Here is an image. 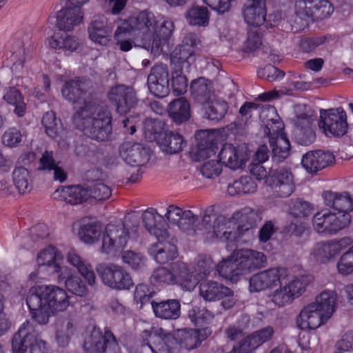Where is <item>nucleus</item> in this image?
<instances>
[{
  "label": "nucleus",
  "instance_id": "1",
  "mask_svg": "<svg viewBox=\"0 0 353 353\" xmlns=\"http://www.w3.org/2000/svg\"><path fill=\"white\" fill-rule=\"evenodd\" d=\"M174 28L172 21L168 17L142 11L136 16L117 21L114 39L121 51L130 50L134 40H137L156 57L168 46Z\"/></svg>",
  "mask_w": 353,
  "mask_h": 353
},
{
  "label": "nucleus",
  "instance_id": "2",
  "mask_svg": "<svg viewBox=\"0 0 353 353\" xmlns=\"http://www.w3.org/2000/svg\"><path fill=\"white\" fill-rule=\"evenodd\" d=\"M63 97L72 103L83 104L74 114V122L92 139L103 141L112 132V116L105 104L86 101L83 90H62Z\"/></svg>",
  "mask_w": 353,
  "mask_h": 353
},
{
  "label": "nucleus",
  "instance_id": "3",
  "mask_svg": "<svg viewBox=\"0 0 353 353\" xmlns=\"http://www.w3.org/2000/svg\"><path fill=\"white\" fill-rule=\"evenodd\" d=\"M212 334L209 327L181 330L174 333L167 332L162 328L152 327L145 330L142 337L144 353H180L181 348L192 350Z\"/></svg>",
  "mask_w": 353,
  "mask_h": 353
},
{
  "label": "nucleus",
  "instance_id": "4",
  "mask_svg": "<svg viewBox=\"0 0 353 353\" xmlns=\"http://www.w3.org/2000/svg\"><path fill=\"white\" fill-rule=\"evenodd\" d=\"M78 236L85 244L92 245L101 241L99 252L110 256H116L130 241V234L124 223H109L105 228L94 219L81 220Z\"/></svg>",
  "mask_w": 353,
  "mask_h": 353
},
{
  "label": "nucleus",
  "instance_id": "5",
  "mask_svg": "<svg viewBox=\"0 0 353 353\" xmlns=\"http://www.w3.org/2000/svg\"><path fill=\"white\" fill-rule=\"evenodd\" d=\"M26 303L33 319L39 324L48 323L51 316L65 311L70 305V296L65 290L55 285L32 287Z\"/></svg>",
  "mask_w": 353,
  "mask_h": 353
},
{
  "label": "nucleus",
  "instance_id": "6",
  "mask_svg": "<svg viewBox=\"0 0 353 353\" xmlns=\"http://www.w3.org/2000/svg\"><path fill=\"white\" fill-rule=\"evenodd\" d=\"M266 262V256L262 252L236 249L216 265V271L225 279L236 283L243 275L263 268Z\"/></svg>",
  "mask_w": 353,
  "mask_h": 353
},
{
  "label": "nucleus",
  "instance_id": "7",
  "mask_svg": "<svg viewBox=\"0 0 353 353\" xmlns=\"http://www.w3.org/2000/svg\"><path fill=\"white\" fill-rule=\"evenodd\" d=\"M286 276L278 282L279 288L270 295L271 301L278 307H282L292 302L301 296L308 285V277L304 275L296 276L286 269Z\"/></svg>",
  "mask_w": 353,
  "mask_h": 353
},
{
  "label": "nucleus",
  "instance_id": "8",
  "mask_svg": "<svg viewBox=\"0 0 353 353\" xmlns=\"http://www.w3.org/2000/svg\"><path fill=\"white\" fill-rule=\"evenodd\" d=\"M13 353H50L43 341L28 321L23 323L12 341Z\"/></svg>",
  "mask_w": 353,
  "mask_h": 353
},
{
  "label": "nucleus",
  "instance_id": "9",
  "mask_svg": "<svg viewBox=\"0 0 353 353\" xmlns=\"http://www.w3.org/2000/svg\"><path fill=\"white\" fill-rule=\"evenodd\" d=\"M96 270L102 283L111 289L127 290L134 285L130 274L121 265L101 263L97 265Z\"/></svg>",
  "mask_w": 353,
  "mask_h": 353
},
{
  "label": "nucleus",
  "instance_id": "10",
  "mask_svg": "<svg viewBox=\"0 0 353 353\" xmlns=\"http://www.w3.org/2000/svg\"><path fill=\"white\" fill-rule=\"evenodd\" d=\"M296 128V136L298 142L304 145L313 143L316 136L312 128V123L317 117V114L310 106L298 105L294 108Z\"/></svg>",
  "mask_w": 353,
  "mask_h": 353
},
{
  "label": "nucleus",
  "instance_id": "11",
  "mask_svg": "<svg viewBox=\"0 0 353 353\" xmlns=\"http://www.w3.org/2000/svg\"><path fill=\"white\" fill-rule=\"evenodd\" d=\"M352 243V239L349 236L319 242L311 249L310 259L317 263H327Z\"/></svg>",
  "mask_w": 353,
  "mask_h": 353
},
{
  "label": "nucleus",
  "instance_id": "12",
  "mask_svg": "<svg viewBox=\"0 0 353 353\" xmlns=\"http://www.w3.org/2000/svg\"><path fill=\"white\" fill-rule=\"evenodd\" d=\"M312 223L313 229L323 236L334 235L349 225L345 216H339L331 210L316 212L313 216Z\"/></svg>",
  "mask_w": 353,
  "mask_h": 353
},
{
  "label": "nucleus",
  "instance_id": "13",
  "mask_svg": "<svg viewBox=\"0 0 353 353\" xmlns=\"http://www.w3.org/2000/svg\"><path fill=\"white\" fill-rule=\"evenodd\" d=\"M320 113L319 127L327 137H339L347 132V115L342 108L321 110Z\"/></svg>",
  "mask_w": 353,
  "mask_h": 353
},
{
  "label": "nucleus",
  "instance_id": "14",
  "mask_svg": "<svg viewBox=\"0 0 353 353\" xmlns=\"http://www.w3.org/2000/svg\"><path fill=\"white\" fill-rule=\"evenodd\" d=\"M84 350L87 353H119V344L110 330H105L103 335L99 330L94 329L84 342Z\"/></svg>",
  "mask_w": 353,
  "mask_h": 353
},
{
  "label": "nucleus",
  "instance_id": "15",
  "mask_svg": "<svg viewBox=\"0 0 353 353\" xmlns=\"http://www.w3.org/2000/svg\"><path fill=\"white\" fill-rule=\"evenodd\" d=\"M211 221L210 215L203 216V225L205 229L203 235L208 241L216 239L219 241H226L234 235L235 223L232 219L223 216H218L212 227L209 224Z\"/></svg>",
  "mask_w": 353,
  "mask_h": 353
},
{
  "label": "nucleus",
  "instance_id": "16",
  "mask_svg": "<svg viewBox=\"0 0 353 353\" xmlns=\"http://www.w3.org/2000/svg\"><path fill=\"white\" fill-rule=\"evenodd\" d=\"M284 268H272L253 274L249 279V291L259 292L278 286V282L286 276Z\"/></svg>",
  "mask_w": 353,
  "mask_h": 353
},
{
  "label": "nucleus",
  "instance_id": "17",
  "mask_svg": "<svg viewBox=\"0 0 353 353\" xmlns=\"http://www.w3.org/2000/svg\"><path fill=\"white\" fill-rule=\"evenodd\" d=\"M324 204L332 208L333 212L345 217L347 223H351L350 212L353 211V198L347 192L326 190L322 193Z\"/></svg>",
  "mask_w": 353,
  "mask_h": 353
},
{
  "label": "nucleus",
  "instance_id": "18",
  "mask_svg": "<svg viewBox=\"0 0 353 353\" xmlns=\"http://www.w3.org/2000/svg\"><path fill=\"white\" fill-rule=\"evenodd\" d=\"M266 183L281 197H288L294 190V176L290 169L281 167L271 170Z\"/></svg>",
  "mask_w": 353,
  "mask_h": 353
},
{
  "label": "nucleus",
  "instance_id": "19",
  "mask_svg": "<svg viewBox=\"0 0 353 353\" xmlns=\"http://www.w3.org/2000/svg\"><path fill=\"white\" fill-rule=\"evenodd\" d=\"M174 274V285L183 290L192 291L200 281L192 264L176 262L172 265Z\"/></svg>",
  "mask_w": 353,
  "mask_h": 353
},
{
  "label": "nucleus",
  "instance_id": "20",
  "mask_svg": "<svg viewBox=\"0 0 353 353\" xmlns=\"http://www.w3.org/2000/svg\"><path fill=\"white\" fill-rule=\"evenodd\" d=\"M334 155L328 151L311 150L303 155L301 165L308 173H315L333 163Z\"/></svg>",
  "mask_w": 353,
  "mask_h": 353
},
{
  "label": "nucleus",
  "instance_id": "21",
  "mask_svg": "<svg viewBox=\"0 0 353 353\" xmlns=\"http://www.w3.org/2000/svg\"><path fill=\"white\" fill-rule=\"evenodd\" d=\"M112 29V23L105 16L95 17L88 27L89 38L97 44L107 46L110 41Z\"/></svg>",
  "mask_w": 353,
  "mask_h": 353
},
{
  "label": "nucleus",
  "instance_id": "22",
  "mask_svg": "<svg viewBox=\"0 0 353 353\" xmlns=\"http://www.w3.org/2000/svg\"><path fill=\"white\" fill-rule=\"evenodd\" d=\"M120 156L131 166H142L149 159V155L143 145L138 143H124L120 148Z\"/></svg>",
  "mask_w": 353,
  "mask_h": 353
},
{
  "label": "nucleus",
  "instance_id": "23",
  "mask_svg": "<svg viewBox=\"0 0 353 353\" xmlns=\"http://www.w3.org/2000/svg\"><path fill=\"white\" fill-rule=\"evenodd\" d=\"M90 194L88 185H77L61 187L54 192L53 196L70 204L77 205L90 199Z\"/></svg>",
  "mask_w": 353,
  "mask_h": 353
},
{
  "label": "nucleus",
  "instance_id": "24",
  "mask_svg": "<svg viewBox=\"0 0 353 353\" xmlns=\"http://www.w3.org/2000/svg\"><path fill=\"white\" fill-rule=\"evenodd\" d=\"M260 119L263 125L264 133L270 140L272 137L276 139L281 135H285L283 132L284 125L274 108L269 106L263 108L261 112Z\"/></svg>",
  "mask_w": 353,
  "mask_h": 353
},
{
  "label": "nucleus",
  "instance_id": "25",
  "mask_svg": "<svg viewBox=\"0 0 353 353\" xmlns=\"http://www.w3.org/2000/svg\"><path fill=\"white\" fill-rule=\"evenodd\" d=\"M219 157L221 164L234 170L243 167L248 160V154L243 148L228 143L222 148Z\"/></svg>",
  "mask_w": 353,
  "mask_h": 353
},
{
  "label": "nucleus",
  "instance_id": "26",
  "mask_svg": "<svg viewBox=\"0 0 353 353\" xmlns=\"http://www.w3.org/2000/svg\"><path fill=\"white\" fill-rule=\"evenodd\" d=\"M327 321L316 306L311 303L303 308L297 317L296 323L302 330H314Z\"/></svg>",
  "mask_w": 353,
  "mask_h": 353
},
{
  "label": "nucleus",
  "instance_id": "27",
  "mask_svg": "<svg viewBox=\"0 0 353 353\" xmlns=\"http://www.w3.org/2000/svg\"><path fill=\"white\" fill-rule=\"evenodd\" d=\"M196 139L197 145L193 152L196 161L204 160L215 155L216 143L214 133L208 130H201L196 133Z\"/></svg>",
  "mask_w": 353,
  "mask_h": 353
},
{
  "label": "nucleus",
  "instance_id": "28",
  "mask_svg": "<svg viewBox=\"0 0 353 353\" xmlns=\"http://www.w3.org/2000/svg\"><path fill=\"white\" fill-rule=\"evenodd\" d=\"M169 234L165 238H157V242L149 248V254L159 263H165L177 256L176 247L168 240Z\"/></svg>",
  "mask_w": 353,
  "mask_h": 353
},
{
  "label": "nucleus",
  "instance_id": "29",
  "mask_svg": "<svg viewBox=\"0 0 353 353\" xmlns=\"http://www.w3.org/2000/svg\"><path fill=\"white\" fill-rule=\"evenodd\" d=\"M59 283L63 282L66 289L76 296L84 297L88 294V289L75 272L68 266H63L58 275Z\"/></svg>",
  "mask_w": 353,
  "mask_h": 353
},
{
  "label": "nucleus",
  "instance_id": "30",
  "mask_svg": "<svg viewBox=\"0 0 353 353\" xmlns=\"http://www.w3.org/2000/svg\"><path fill=\"white\" fill-rule=\"evenodd\" d=\"M200 44V40L196 34L188 33L183 43L178 48H176L172 54V61L174 59H179L180 62H186L190 65L194 61V50Z\"/></svg>",
  "mask_w": 353,
  "mask_h": 353
},
{
  "label": "nucleus",
  "instance_id": "31",
  "mask_svg": "<svg viewBox=\"0 0 353 353\" xmlns=\"http://www.w3.org/2000/svg\"><path fill=\"white\" fill-rule=\"evenodd\" d=\"M157 142L163 152L170 154L180 152L186 145L183 137L173 131L159 134Z\"/></svg>",
  "mask_w": 353,
  "mask_h": 353
},
{
  "label": "nucleus",
  "instance_id": "32",
  "mask_svg": "<svg viewBox=\"0 0 353 353\" xmlns=\"http://www.w3.org/2000/svg\"><path fill=\"white\" fill-rule=\"evenodd\" d=\"M83 17V13L81 8L68 6L57 12V26L60 30L70 31L82 22Z\"/></svg>",
  "mask_w": 353,
  "mask_h": 353
},
{
  "label": "nucleus",
  "instance_id": "33",
  "mask_svg": "<svg viewBox=\"0 0 353 353\" xmlns=\"http://www.w3.org/2000/svg\"><path fill=\"white\" fill-rule=\"evenodd\" d=\"M63 260L61 252L53 246H48L41 250L37 256V263L39 267L51 268L59 275L63 266L60 262Z\"/></svg>",
  "mask_w": 353,
  "mask_h": 353
},
{
  "label": "nucleus",
  "instance_id": "34",
  "mask_svg": "<svg viewBox=\"0 0 353 353\" xmlns=\"http://www.w3.org/2000/svg\"><path fill=\"white\" fill-rule=\"evenodd\" d=\"M199 101L205 105V113L211 120H219L224 117L228 109V103L222 99H216L210 92H205Z\"/></svg>",
  "mask_w": 353,
  "mask_h": 353
},
{
  "label": "nucleus",
  "instance_id": "35",
  "mask_svg": "<svg viewBox=\"0 0 353 353\" xmlns=\"http://www.w3.org/2000/svg\"><path fill=\"white\" fill-rule=\"evenodd\" d=\"M232 219L236 224H238V230L240 232L246 231L255 226L262 219L261 214L258 210L250 208H244L235 212Z\"/></svg>",
  "mask_w": 353,
  "mask_h": 353
},
{
  "label": "nucleus",
  "instance_id": "36",
  "mask_svg": "<svg viewBox=\"0 0 353 353\" xmlns=\"http://www.w3.org/2000/svg\"><path fill=\"white\" fill-rule=\"evenodd\" d=\"M151 305L155 316L158 318L175 320L180 316L181 305L176 299H168L160 302L152 301Z\"/></svg>",
  "mask_w": 353,
  "mask_h": 353
},
{
  "label": "nucleus",
  "instance_id": "37",
  "mask_svg": "<svg viewBox=\"0 0 353 353\" xmlns=\"http://www.w3.org/2000/svg\"><path fill=\"white\" fill-rule=\"evenodd\" d=\"M67 262L76 268L79 273L84 278L88 285L92 286L96 283L95 273L92 265L74 251L69 252L66 255Z\"/></svg>",
  "mask_w": 353,
  "mask_h": 353
},
{
  "label": "nucleus",
  "instance_id": "38",
  "mask_svg": "<svg viewBox=\"0 0 353 353\" xmlns=\"http://www.w3.org/2000/svg\"><path fill=\"white\" fill-rule=\"evenodd\" d=\"M337 294L334 290H325L318 294L315 301L312 303L327 319H330L336 310Z\"/></svg>",
  "mask_w": 353,
  "mask_h": 353
},
{
  "label": "nucleus",
  "instance_id": "39",
  "mask_svg": "<svg viewBox=\"0 0 353 353\" xmlns=\"http://www.w3.org/2000/svg\"><path fill=\"white\" fill-rule=\"evenodd\" d=\"M230 294V289L216 281H204L199 285V295L205 301H216Z\"/></svg>",
  "mask_w": 353,
  "mask_h": 353
},
{
  "label": "nucleus",
  "instance_id": "40",
  "mask_svg": "<svg viewBox=\"0 0 353 353\" xmlns=\"http://www.w3.org/2000/svg\"><path fill=\"white\" fill-rule=\"evenodd\" d=\"M274 334V329L272 326H266L258 330L244 338L241 341L249 353H252L263 343L270 341Z\"/></svg>",
  "mask_w": 353,
  "mask_h": 353
},
{
  "label": "nucleus",
  "instance_id": "41",
  "mask_svg": "<svg viewBox=\"0 0 353 353\" xmlns=\"http://www.w3.org/2000/svg\"><path fill=\"white\" fill-rule=\"evenodd\" d=\"M163 219V216L154 209L147 210L143 212L144 226L149 233L153 234L156 238L164 239L168 236L167 230L163 228L161 224Z\"/></svg>",
  "mask_w": 353,
  "mask_h": 353
},
{
  "label": "nucleus",
  "instance_id": "42",
  "mask_svg": "<svg viewBox=\"0 0 353 353\" xmlns=\"http://www.w3.org/2000/svg\"><path fill=\"white\" fill-rule=\"evenodd\" d=\"M257 184L250 176H242L233 183L228 184L227 192L231 196L245 195L254 193Z\"/></svg>",
  "mask_w": 353,
  "mask_h": 353
},
{
  "label": "nucleus",
  "instance_id": "43",
  "mask_svg": "<svg viewBox=\"0 0 353 353\" xmlns=\"http://www.w3.org/2000/svg\"><path fill=\"white\" fill-rule=\"evenodd\" d=\"M243 14L245 22L249 26L254 27L260 26L265 21V4H250L245 6Z\"/></svg>",
  "mask_w": 353,
  "mask_h": 353
},
{
  "label": "nucleus",
  "instance_id": "44",
  "mask_svg": "<svg viewBox=\"0 0 353 353\" xmlns=\"http://www.w3.org/2000/svg\"><path fill=\"white\" fill-rule=\"evenodd\" d=\"M49 45L54 49L63 50L65 52H72L79 48L81 42L76 37L66 33H57L51 37Z\"/></svg>",
  "mask_w": 353,
  "mask_h": 353
},
{
  "label": "nucleus",
  "instance_id": "45",
  "mask_svg": "<svg viewBox=\"0 0 353 353\" xmlns=\"http://www.w3.org/2000/svg\"><path fill=\"white\" fill-rule=\"evenodd\" d=\"M168 114L175 123H181L190 119V105L185 98L173 100L169 104Z\"/></svg>",
  "mask_w": 353,
  "mask_h": 353
},
{
  "label": "nucleus",
  "instance_id": "46",
  "mask_svg": "<svg viewBox=\"0 0 353 353\" xmlns=\"http://www.w3.org/2000/svg\"><path fill=\"white\" fill-rule=\"evenodd\" d=\"M13 183L20 194L29 192L32 188V178L30 171L19 166L14 169L12 173Z\"/></svg>",
  "mask_w": 353,
  "mask_h": 353
},
{
  "label": "nucleus",
  "instance_id": "47",
  "mask_svg": "<svg viewBox=\"0 0 353 353\" xmlns=\"http://www.w3.org/2000/svg\"><path fill=\"white\" fill-rule=\"evenodd\" d=\"M55 339L60 347L68 345L71 336L75 330V325L72 320H66L64 322L57 321L55 325Z\"/></svg>",
  "mask_w": 353,
  "mask_h": 353
},
{
  "label": "nucleus",
  "instance_id": "48",
  "mask_svg": "<svg viewBox=\"0 0 353 353\" xmlns=\"http://www.w3.org/2000/svg\"><path fill=\"white\" fill-rule=\"evenodd\" d=\"M168 72L167 68L163 65H157L151 70L148 77V88L160 86L165 88L168 85Z\"/></svg>",
  "mask_w": 353,
  "mask_h": 353
},
{
  "label": "nucleus",
  "instance_id": "49",
  "mask_svg": "<svg viewBox=\"0 0 353 353\" xmlns=\"http://www.w3.org/2000/svg\"><path fill=\"white\" fill-rule=\"evenodd\" d=\"M25 41L17 42L12 50V60L14 63L11 68L12 72L15 75H19L23 68V63L26 61V57L28 50L25 48Z\"/></svg>",
  "mask_w": 353,
  "mask_h": 353
},
{
  "label": "nucleus",
  "instance_id": "50",
  "mask_svg": "<svg viewBox=\"0 0 353 353\" xmlns=\"http://www.w3.org/2000/svg\"><path fill=\"white\" fill-rule=\"evenodd\" d=\"M270 146L274 158L279 161L286 159L290 151V143L285 135H281L275 139L274 137L270 138Z\"/></svg>",
  "mask_w": 353,
  "mask_h": 353
},
{
  "label": "nucleus",
  "instance_id": "51",
  "mask_svg": "<svg viewBox=\"0 0 353 353\" xmlns=\"http://www.w3.org/2000/svg\"><path fill=\"white\" fill-rule=\"evenodd\" d=\"M185 18L191 26H205L209 23V12L205 7L194 6L187 12Z\"/></svg>",
  "mask_w": 353,
  "mask_h": 353
},
{
  "label": "nucleus",
  "instance_id": "52",
  "mask_svg": "<svg viewBox=\"0 0 353 353\" xmlns=\"http://www.w3.org/2000/svg\"><path fill=\"white\" fill-rule=\"evenodd\" d=\"M188 316L196 326H204L210 324L214 319V315L212 312L205 308L201 309L196 307L189 311Z\"/></svg>",
  "mask_w": 353,
  "mask_h": 353
},
{
  "label": "nucleus",
  "instance_id": "53",
  "mask_svg": "<svg viewBox=\"0 0 353 353\" xmlns=\"http://www.w3.org/2000/svg\"><path fill=\"white\" fill-rule=\"evenodd\" d=\"M312 20H322L330 17L334 7L327 0H312Z\"/></svg>",
  "mask_w": 353,
  "mask_h": 353
},
{
  "label": "nucleus",
  "instance_id": "54",
  "mask_svg": "<svg viewBox=\"0 0 353 353\" xmlns=\"http://www.w3.org/2000/svg\"><path fill=\"white\" fill-rule=\"evenodd\" d=\"M110 99L115 101L117 111L121 114L126 113L137 103V100L132 92L125 93L124 94L111 93L110 94Z\"/></svg>",
  "mask_w": 353,
  "mask_h": 353
},
{
  "label": "nucleus",
  "instance_id": "55",
  "mask_svg": "<svg viewBox=\"0 0 353 353\" xmlns=\"http://www.w3.org/2000/svg\"><path fill=\"white\" fill-rule=\"evenodd\" d=\"M150 282L157 286L174 285V274L172 267L170 270L163 267L155 269L150 276Z\"/></svg>",
  "mask_w": 353,
  "mask_h": 353
},
{
  "label": "nucleus",
  "instance_id": "56",
  "mask_svg": "<svg viewBox=\"0 0 353 353\" xmlns=\"http://www.w3.org/2000/svg\"><path fill=\"white\" fill-rule=\"evenodd\" d=\"M3 99L14 107V112L19 117H23L25 114L26 103L19 90H8L6 94L3 95Z\"/></svg>",
  "mask_w": 353,
  "mask_h": 353
},
{
  "label": "nucleus",
  "instance_id": "57",
  "mask_svg": "<svg viewBox=\"0 0 353 353\" xmlns=\"http://www.w3.org/2000/svg\"><path fill=\"white\" fill-rule=\"evenodd\" d=\"M195 268L199 280L210 274L214 268L212 259L209 255H200L196 259V264L192 265Z\"/></svg>",
  "mask_w": 353,
  "mask_h": 353
},
{
  "label": "nucleus",
  "instance_id": "58",
  "mask_svg": "<svg viewBox=\"0 0 353 353\" xmlns=\"http://www.w3.org/2000/svg\"><path fill=\"white\" fill-rule=\"evenodd\" d=\"M23 134L16 127H10L3 132L1 140L8 148H16L21 143Z\"/></svg>",
  "mask_w": 353,
  "mask_h": 353
},
{
  "label": "nucleus",
  "instance_id": "59",
  "mask_svg": "<svg viewBox=\"0 0 353 353\" xmlns=\"http://www.w3.org/2000/svg\"><path fill=\"white\" fill-rule=\"evenodd\" d=\"M203 176L213 179L218 176L222 171V164L216 159L205 161L199 168Z\"/></svg>",
  "mask_w": 353,
  "mask_h": 353
},
{
  "label": "nucleus",
  "instance_id": "60",
  "mask_svg": "<svg viewBox=\"0 0 353 353\" xmlns=\"http://www.w3.org/2000/svg\"><path fill=\"white\" fill-rule=\"evenodd\" d=\"M172 65H173V71L172 73V88H186L188 85V80L181 71V64L185 62H180L179 59H174L172 61L171 58Z\"/></svg>",
  "mask_w": 353,
  "mask_h": 353
},
{
  "label": "nucleus",
  "instance_id": "61",
  "mask_svg": "<svg viewBox=\"0 0 353 353\" xmlns=\"http://www.w3.org/2000/svg\"><path fill=\"white\" fill-rule=\"evenodd\" d=\"M42 124L49 137L53 139L57 138L60 128L58 126L57 120L54 112H46L43 117Z\"/></svg>",
  "mask_w": 353,
  "mask_h": 353
},
{
  "label": "nucleus",
  "instance_id": "62",
  "mask_svg": "<svg viewBox=\"0 0 353 353\" xmlns=\"http://www.w3.org/2000/svg\"><path fill=\"white\" fill-rule=\"evenodd\" d=\"M249 319L242 316L236 323L230 325L225 331L227 337L234 341L243 335V330L248 327Z\"/></svg>",
  "mask_w": 353,
  "mask_h": 353
},
{
  "label": "nucleus",
  "instance_id": "63",
  "mask_svg": "<svg viewBox=\"0 0 353 353\" xmlns=\"http://www.w3.org/2000/svg\"><path fill=\"white\" fill-rule=\"evenodd\" d=\"M338 272L343 276L353 273V254L348 250L344 252L336 263Z\"/></svg>",
  "mask_w": 353,
  "mask_h": 353
},
{
  "label": "nucleus",
  "instance_id": "64",
  "mask_svg": "<svg viewBox=\"0 0 353 353\" xmlns=\"http://www.w3.org/2000/svg\"><path fill=\"white\" fill-rule=\"evenodd\" d=\"M90 199L102 201L108 199L112 194L108 185L101 181H96L92 186H89Z\"/></svg>",
  "mask_w": 353,
  "mask_h": 353
}]
</instances>
